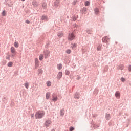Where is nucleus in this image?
Here are the masks:
<instances>
[{"label":"nucleus","mask_w":131,"mask_h":131,"mask_svg":"<svg viewBox=\"0 0 131 131\" xmlns=\"http://www.w3.org/2000/svg\"><path fill=\"white\" fill-rule=\"evenodd\" d=\"M76 79L77 80H79V79H80V77H79V76H77V78H76Z\"/></svg>","instance_id":"5fc2aeb1"},{"label":"nucleus","mask_w":131,"mask_h":131,"mask_svg":"<svg viewBox=\"0 0 131 131\" xmlns=\"http://www.w3.org/2000/svg\"><path fill=\"white\" fill-rule=\"evenodd\" d=\"M43 58H44L43 54H40L39 55V59L40 61H42Z\"/></svg>","instance_id":"a878e982"},{"label":"nucleus","mask_w":131,"mask_h":131,"mask_svg":"<svg viewBox=\"0 0 131 131\" xmlns=\"http://www.w3.org/2000/svg\"><path fill=\"white\" fill-rule=\"evenodd\" d=\"M98 93H99V90H98V89H95L94 90V91H93V94L94 95H95V96H97V95H98Z\"/></svg>","instance_id":"5701e85b"},{"label":"nucleus","mask_w":131,"mask_h":131,"mask_svg":"<svg viewBox=\"0 0 131 131\" xmlns=\"http://www.w3.org/2000/svg\"><path fill=\"white\" fill-rule=\"evenodd\" d=\"M34 116V114H32L31 115V117H33Z\"/></svg>","instance_id":"13d9d810"},{"label":"nucleus","mask_w":131,"mask_h":131,"mask_svg":"<svg viewBox=\"0 0 131 131\" xmlns=\"http://www.w3.org/2000/svg\"><path fill=\"white\" fill-rule=\"evenodd\" d=\"M98 116V115H93V117H97Z\"/></svg>","instance_id":"4d7b16f0"},{"label":"nucleus","mask_w":131,"mask_h":131,"mask_svg":"<svg viewBox=\"0 0 131 131\" xmlns=\"http://www.w3.org/2000/svg\"><path fill=\"white\" fill-rule=\"evenodd\" d=\"M68 39L69 41H72V40H74L75 39V35H74V33H70L68 35Z\"/></svg>","instance_id":"f03ea898"},{"label":"nucleus","mask_w":131,"mask_h":131,"mask_svg":"<svg viewBox=\"0 0 131 131\" xmlns=\"http://www.w3.org/2000/svg\"><path fill=\"white\" fill-rule=\"evenodd\" d=\"M11 52L12 54H16L17 51H16V49L14 47H12L11 48Z\"/></svg>","instance_id":"dca6fc26"},{"label":"nucleus","mask_w":131,"mask_h":131,"mask_svg":"<svg viewBox=\"0 0 131 131\" xmlns=\"http://www.w3.org/2000/svg\"><path fill=\"white\" fill-rule=\"evenodd\" d=\"M32 5L35 7L37 8L38 7V4L36 1H34L32 2Z\"/></svg>","instance_id":"4468645a"},{"label":"nucleus","mask_w":131,"mask_h":131,"mask_svg":"<svg viewBox=\"0 0 131 131\" xmlns=\"http://www.w3.org/2000/svg\"><path fill=\"white\" fill-rule=\"evenodd\" d=\"M21 2H25V0H21Z\"/></svg>","instance_id":"e2e57ef3"},{"label":"nucleus","mask_w":131,"mask_h":131,"mask_svg":"<svg viewBox=\"0 0 131 131\" xmlns=\"http://www.w3.org/2000/svg\"><path fill=\"white\" fill-rule=\"evenodd\" d=\"M55 1H58V2H61V0H55Z\"/></svg>","instance_id":"680f3d73"},{"label":"nucleus","mask_w":131,"mask_h":131,"mask_svg":"<svg viewBox=\"0 0 131 131\" xmlns=\"http://www.w3.org/2000/svg\"><path fill=\"white\" fill-rule=\"evenodd\" d=\"M2 15L3 17H5L6 16V10H3V12H2Z\"/></svg>","instance_id":"ea45409f"},{"label":"nucleus","mask_w":131,"mask_h":131,"mask_svg":"<svg viewBox=\"0 0 131 131\" xmlns=\"http://www.w3.org/2000/svg\"><path fill=\"white\" fill-rule=\"evenodd\" d=\"M123 65L120 64L118 67V69H120V70H123Z\"/></svg>","instance_id":"c85d7f7f"},{"label":"nucleus","mask_w":131,"mask_h":131,"mask_svg":"<svg viewBox=\"0 0 131 131\" xmlns=\"http://www.w3.org/2000/svg\"><path fill=\"white\" fill-rule=\"evenodd\" d=\"M46 84L47 85V86H51V85H52V83H51V81H48L46 82Z\"/></svg>","instance_id":"c9c22d12"},{"label":"nucleus","mask_w":131,"mask_h":131,"mask_svg":"<svg viewBox=\"0 0 131 131\" xmlns=\"http://www.w3.org/2000/svg\"><path fill=\"white\" fill-rule=\"evenodd\" d=\"M101 49H102V45H99L97 48V50L101 51Z\"/></svg>","instance_id":"7c9ffc66"},{"label":"nucleus","mask_w":131,"mask_h":131,"mask_svg":"<svg viewBox=\"0 0 131 131\" xmlns=\"http://www.w3.org/2000/svg\"><path fill=\"white\" fill-rule=\"evenodd\" d=\"M73 27L74 28H77V26L76 25H74Z\"/></svg>","instance_id":"864d4df0"},{"label":"nucleus","mask_w":131,"mask_h":131,"mask_svg":"<svg viewBox=\"0 0 131 131\" xmlns=\"http://www.w3.org/2000/svg\"><path fill=\"white\" fill-rule=\"evenodd\" d=\"M41 20L43 22H47L49 21V17H48V16L47 15L44 14L42 15Z\"/></svg>","instance_id":"20e7f679"},{"label":"nucleus","mask_w":131,"mask_h":131,"mask_svg":"<svg viewBox=\"0 0 131 131\" xmlns=\"http://www.w3.org/2000/svg\"><path fill=\"white\" fill-rule=\"evenodd\" d=\"M60 3H61V1H55L54 2V7H55V8H58V7H59V5H60Z\"/></svg>","instance_id":"f8f14e48"},{"label":"nucleus","mask_w":131,"mask_h":131,"mask_svg":"<svg viewBox=\"0 0 131 131\" xmlns=\"http://www.w3.org/2000/svg\"><path fill=\"white\" fill-rule=\"evenodd\" d=\"M121 80L122 82H124L125 81V78H123V77H122L121 78Z\"/></svg>","instance_id":"a18cd8bd"},{"label":"nucleus","mask_w":131,"mask_h":131,"mask_svg":"<svg viewBox=\"0 0 131 131\" xmlns=\"http://www.w3.org/2000/svg\"><path fill=\"white\" fill-rule=\"evenodd\" d=\"M52 101L54 102V103L55 102H57V101H58V96H52Z\"/></svg>","instance_id":"aec40b11"},{"label":"nucleus","mask_w":131,"mask_h":131,"mask_svg":"<svg viewBox=\"0 0 131 131\" xmlns=\"http://www.w3.org/2000/svg\"><path fill=\"white\" fill-rule=\"evenodd\" d=\"M43 40V38L41 37L39 38V41H40V42H41V41H42Z\"/></svg>","instance_id":"49530a36"},{"label":"nucleus","mask_w":131,"mask_h":131,"mask_svg":"<svg viewBox=\"0 0 131 131\" xmlns=\"http://www.w3.org/2000/svg\"><path fill=\"white\" fill-rule=\"evenodd\" d=\"M8 97H9V95L6 94L4 95L2 99V102L3 104H7V101L8 100Z\"/></svg>","instance_id":"39448f33"},{"label":"nucleus","mask_w":131,"mask_h":131,"mask_svg":"<svg viewBox=\"0 0 131 131\" xmlns=\"http://www.w3.org/2000/svg\"><path fill=\"white\" fill-rule=\"evenodd\" d=\"M50 45H51V43L48 41L45 45L46 49H49V47H50Z\"/></svg>","instance_id":"393cba45"},{"label":"nucleus","mask_w":131,"mask_h":131,"mask_svg":"<svg viewBox=\"0 0 131 131\" xmlns=\"http://www.w3.org/2000/svg\"><path fill=\"white\" fill-rule=\"evenodd\" d=\"M62 68V64L60 63L57 65V69H58V70H61Z\"/></svg>","instance_id":"cd10ccee"},{"label":"nucleus","mask_w":131,"mask_h":131,"mask_svg":"<svg viewBox=\"0 0 131 131\" xmlns=\"http://www.w3.org/2000/svg\"><path fill=\"white\" fill-rule=\"evenodd\" d=\"M46 99H50V94L47 93L46 94Z\"/></svg>","instance_id":"79ce46f5"},{"label":"nucleus","mask_w":131,"mask_h":131,"mask_svg":"<svg viewBox=\"0 0 131 131\" xmlns=\"http://www.w3.org/2000/svg\"><path fill=\"white\" fill-rule=\"evenodd\" d=\"M108 69H109V67L108 66H105L104 69V72H107V71H108Z\"/></svg>","instance_id":"72a5a7b5"},{"label":"nucleus","mask_w":131,"mask_h":131,"mask_svg":"<svg viewBox=\"0 0 131 131\" xmlns=\"http://www.w3.org/2000/svg\"><path fill=\"white\" fill-rule=\"evenodd\" d=\"M66 52L67 54H71V50L70 49H67L66 51Z\"/></svg>","instance_id":"58836bf2"},{"label":"nucleus","mask_w":131,"mask_h":131,"mask_svg":"<svg viewBox=\"0 0 131 131\" xmlns=\"http://www.w3.org/2000/svg\"><path fill=\"white\" fill-rule=\"evenodd\" d=\"M80 12L82 14H84V15H85L86 13H88V9H86V7H83L80 10Z\"/></svg>","instance_id":"423d86ee"},{"label":"nucleus","mask_w":131,"mask_h":131,"mask_svg":"<svg viewBox=\"0 0 131 131\" xmlns=\"http://www.w3.org/2000/svg\"><path fill=\"white\" fill-rule=\"evenodd\" d=\"M62 76H63V73L62 72H58L57 75V78L58 80H60L62 78Z\"/></svg>","instance_id":"6e6552de"},{"label":"nucleus","mask_w":131,"mask_h":131,"mask_svg":"<svg viewBox=\"0 0 131 131\" xmlns=\"http://www.w3.org/2000/svg\"><path fill=\"white\" fill-rule=\"evenodd\" d=\"M10 56H9L8 55V56H6V59L7 60H10Z\"/></svg>","instance_id":"3c124183"},{"label":"nucleus","mask_w":131,"mask_h":131,"mask_svg":"<svg viewBox=\"0 0 131 131\" xmlns=\"http://www.w3.org/2000/svg\"><path fill=\"white\" fill-rule=\"evenodd\" d=\"M7 66L8 67H12L13 66V62H11V61L9 62L7 64Z\"/></svg>","instance_id":"c756f323"},{"label":"nucleus","mask_w":131,"mask_h":131,"mask_svg":"<svg viewBox=\"0 0 131 131\" xmlns=\"http://www.w3.org/2000/svg\"><path fill=\"white\" fill-rule=\"evenodd\" d=\"M116 44H117V42H116Z\"/></svg>","instance_id":"774afa93"},{"label":"nucleus","mask_w":131,"mask_h":131,"mask_svg":"<svg viewBox=\"0 0 131 131\" xmlns=\"http://www.w3.org/2000/svg\"><path fill=\"white\" fill-rule=\"evenodd\" d=\"M42 7L43 9H47V8H48V5H47V3H43Z\"/></svg>","instance_id":"bb28decb"},{"label":"nucleus","mask_w":131,"mask_h":131,"mask_svg":"<svg viewBox=\"0 0 131 131\" xmlns=\"http://www.w3.org/2000/svg\"><path fill=\"white\" fill-rule=\"evenodd\" d=\"M86 32L88 33V34H93V29L90 28V29H87L86 30Z\"/></svg>","instance_id":"9d476101"},{"label":"nucleus","mask_w":131,"mask_h":131,"mask_svg":"<svg viewBox=\"0 0 131 131\" xmlns=\"http://www.w3.org/2000/svg\"><path fill=\"white\" fill-rule=\"evenodd\" d=\"M25 23H27V24H29L30 23V21L29 20H26Z\"/></svg>","instance_id":"09e8293b"},{"label":"nucleus","mask_w":131,"mask_h":131,"mask_svg":"<svg viewBox=\"0 0 131 131\" xmlns=\"http://www.w3.org/2000/svg\"><path fill=\"white\" fill-rule=\"evenodd\" d=\"M102 42H105V43H107V42H108V40H109V38L108 36H105L102 38Z\"/></svg>","instance_id":"1a4fd4ad"},{"label":"nucleus","mask_w":131,"mask_h":131,"mask_svg":"<svg viewBox=\"0 0 131 131\" xmlns=\"http://www.w3.org/2000/svg\"><path fill=\"white\" fill-rule=\"evenodd\" d=\"M94 12L95 13V15H98V14L100 13V10H99V8H98L97 7H96L94 9Z\"/></svg>","instance_id":"a211bd4d"},{"label":"nucleus","mask_w":131,"mask_h":131,"mask_svg":"<svg viewBox=\"0 0 131 131\" xmlns=\"http://www.w3.org/2000/svg\"><path fill=\"white\" fill-rule=\"evenodd\" d=\"M110 118H111V115H110V114L106 113L105 114V119L106 120H110Z\"/></svg>","instance_id":"2eb2a0df"},{"label":"nucleus","mask_w":131,"mask_h":131,"mask_svg":"<svg viewBox=\"0 0 131 131\" xmlns=\"http://www.w3.org/2000/svg\"><path fill=\"white\" fill-rule=\"evenodd\" d=\"M9 57H11V58H14L15 56H16V53H12V54L9 55Z\"/></svg>","instance_id":"37998d69"},{"label":"nucleus","mask_w":131,"mask_h":131,"mask_svg":"<svg viewBox=\"0 0 131 131\" xmlns=\"http://www.w3.org/2000/svg\"><path fill=\"white\" fill-rule=\"evenodd\" d=\"M70 74V71L68 70H66V75H69Z\"/></svg>","instance_id":"a19ab883"},{"label":"nucleus","mask_w":131,"mask_h":131,"mask_svg":"<svg viewBox=\"0 0 131 131\" xmlns=\"http://www.w3.org/2000/svg\"><path fill=\"white\" fill-rule=\"evenodd\" d=\"M93 127H94V128H98V127H99V126L98 125L94 124Z\"/></svg>","instance_id":"de8ad7c7"},{"label":"nucleus","mask_w":131,"mask_h":131,"mask_svg":"<svg viewBox=\"0 0 131 131\" xmlns=\"http://www.w3.org/2000/svg\"><path fill=\"white\" fill-rule=\"evenodd\" d=\"M128 70L131 72V66H129L128 67Z\"/></svg>","instance_id":"603ef678"},{"label":"nucleus","mask_w":131,"mask_h":131,"mask_svg":"<svg viewBox=\"0 0 131 131\" xmlns=\"http://www.w3.org/2000/svg\"><path fill=\"white\" fill-rule=\"evenodd\" d=\"M7 61L5 60L4 62H3L4 65H6Z\"/></svg>","instance_id":"6e6d98bb"},{"label":"nucleus","mask_w":131,"mask_h":131,"mask_svg":"<svg viewBox=\"0 0 131 131\" xmlns=\"http://www.w3.org/2000/svg\"><path fill=\"white\" fill-rule=\"evenodd\" d=\"M128 121H129V119H128Z\"/></svg>","instance_id":"69168bd1"},{"label":"nucleus","mask_w":131,"mask_h":131,"mask_svg":"<svg viewBox=\"0 0 131 131\" xmlns=\"http://www.w3.org/2000/svg\"><path fill=\"white\" fill-rule=\"evenodd\" d=\"M51 123H52V121H51L50 120H46L44 124L45 126L47 128L50 126V124H51Z\"/></svg>","instance_id":"0eeeda50"},{"label":"nucleus","mask_w":131,"mask_h":131,"mask_svg":"<svg viewBox=\"0 0 131 131\" xmlns=\"http://www.w3.org/2000/svg\"><path fill=\"white\" fill-rule=\"evenodd\" d=\"M51 131H55V129H52L51 130Z\"/></svg>","instance_id":"052dcab7"},{"label":"nucleus","mask_w":131,"mask_h":131,"mask_svg":"<svg viewBox=\"0 0 131 131\" xmlns=\"http://www.w3.org/2000/svg\"><path fill=\"white\" fill-rule=\"evenodd\" d=\"M88 52V50L85 49H82V54H85V53H86Z\"/></svg>","instance_id":"f704fd0d"},{"label":"nucleus","mask_w":131,"mask_h":131,"mask_svg":"<svg viewBox=\"0 0 131 131\" xmlns=\"http://www.w3.org/2000/svg\"><path fill=\"white\" fill-rule=\"evenodd\" d=\"M25 87L27 89H28L29 88V83L28 82H26L25 83Z\"/></svg>","instance_id":"e433bc0d"},{"label":"nucleus","mask_w":131,"mask_h":131,"mask_svg":"<svg viewBox=\"0 0 131 131\" xmlns=\"http://www.w3.org/2000/svg\"><path fill=\"white\" fill-rule=\"evenodd\" d=\"M108 125L110 126H111V125H114V122H113L112 121H111L108 123Z\"/></svg>","instance_id":"4c0bfd02"},{"label":"nucleus","mask_w":131,"mask_h":131,"mask_svg":"<svg viewBox=\"0 0 131 131\" xmlns=\"http://www.w3.org/2000/svg\"><path fill=\"white\" fill-rule=\"evenodd\" d=\"M80 97H79V94H78V93L76 92L75 94V96H74V98L76 100H78V99H79Z\"/></svg>","instance_id":"412c9836"},{"label":"nucleus","mask_w":131,"mask_h":131,"mask_svg":"<svg viewBox=\"0 0 131 131\" xmlns=\"http://www.w3.org/2000/svg\"><path fill=\"white\" fill-rule=\"evenodd\" d=\"M39 66V61L38 60V59L35 58V67H38Z\"/></svg>","instance_id":"ddd939ff"},{"label":"nucleus","mask_w":131,"mask_h":131,"mask_svg":"<svg viewBox=\"0 0 131 131\" xmlns=\"http://www.w3.org/2000/svg\"><path fill=\"white\" fill-rule=\"evenodd\" d=\"M90 2L89 1H86L85 2V7H89L90 6Z\"/></svg>","instance_id":"2f4dec72"},{"label":"nucleus","mask_w":131,"mask_h":131,"mask_svg":"<svg viewBox=\"0 0 131 131\" xmlns=\"http://www.w3.org/2000/svg\"><path fill=\"white\" fill-rule=\"evenodd\" d=\"M46 115V112L43 111L39 110L36 112L35 116L36 119H41Z\"/></svg>","instance_id":"f257e3e1"},{"label":"nucleus","mask_w":131,"mask_h":131,"mask_svg":"<svg viewBox=\"0 0 131 131\" xmlns=\"http://www.w3.org/2000/svg\"><path fill=\"white\" fill-rule=\"evenodd\" d=\"M94 123H94V122H92V124H94Z\"/></svg>","instance_id":"0e129e2a"},{"label":"nucleus","mask_w":131,"mask_h":131,"mask_svg":"<svg viewBox=\"0 0 131 131\" xmlns=\"http://www.w3.org/2000/svg\"><path fill=\"white\" fill-rule=\"evenodd\" d=\"M77 44L75 43H71V48L73 50L74 48H77Z\"/></svg>","instance_id":"f3484780"},{"label":"nucleus","mask_w":131,"mask_h":131,"mask_svg":"<svg viewBox=\"0 0 131 131\" xmlns=\"http://www.w3.org/2000/svg\"><path fill=\"white\" fill-rule=\"evenodd\" d=\"M57 36H58V37L61 38V37H62L63 36V32H58L57 34Z\"/></svg>","instance_id":"b1692460"},{"label":"nucleus","mask_w":131,"mask_h":131,"mask_svg":"<svg viewBox=\"0 0 131 131\" xmlns=\"http://www.w3.org/2000/svg\"><path fill=\"white\" fill-rule=\"evenodd\" d=\"M76 3H77V1H74L73 2V5L74 6H75V5H76Z\"/></svg>","instance_id":"8fccbe9b"},{"label":"nucleus","mask_w":131,"mask_h":131,"mask_svg":"<svg viewBox=\"0 0 131 131\" xmlns=\"http://www.w3.org/2000/svg\"><path fill=\"white\" fill-rule=\"evenodd\" d=\"M78 18V15H74L72 17V21H76Z\"/></svg>","instance_id":"4be33fe9"},{"label":"nucleus","mask_w":131,"mask_h":131,"mask_svg":"<svg viewBox=\"0 0 131 131\" xmlns=\"http://www.w3.org/2000/svg\"><path fill=\"white\" fill-rule=\"evenodd\" d=\"M39 73L42 74V71H40L39 72Z\"/></svg>","instance_id":"bf43d9fd"},{"label":"nucleus","mask_w":131,"mask_h":131,"mask_svg":"<svg viewBox=\"0 0 131 131\" xmlns=\"http://www.w3.org/2000/svg\"><path fill=\"white\" fill-rule=\"evenodd\" d=\"M65 115V110H64V108H62L61 110H60V116H64V115Z\"/></svg>","instance_id":"6ab92c4d"},{"label":"nucleus","mask_w":131,"mask_h":131,"mask_svg":"<svg viewBox=\"0 0 131 131\" xmlns=\"http://www.w3.org/2000/svg\"><path fill=\"white\" fill-rule=\"evenodd\" d=\"M45 59H48L50 57V50H46L43 52Z\"/></svg>","instance_id":"7ed1b4c3"},{"label":"nucleus","mask_w":131,"mask_h":131,"mask_svg":"<svg viewBox=\"0 0 131 131\" xmlns=\"http://www.w3.org/2000/svg\"><path fill=\"white\" fill-rule=\"evenodd\" d=\"M15 48H19V43L18 42H15L14 43Z\"/></svg>","instance_id":"473e14b6"},{"label":"nucleus","mask_w":131,"mask_h":131,"mask_svg":"<svg viewBox=\"0 0 131 131\" xmlns=\"http://www.w3.org/2000/svg\"><path fill=\"white\" fill-rule=\"evenodd\" d=\"M127 126H128V124L127 125Z\"/></svg>","instance_id":"338daca9"},{"label":"nucleus","mask_w":131,"mask_h":131,"mask_svg":"<svg viewBox=\"0 0 131 131\" xmlns=\"http://www.w3.org/2000/svg\"><path fill=\"white\" fill-rule=\"evenodd\" d=\"M115 96L117 99H120V92L119 91H116Z\"/></svg>","instance_id":"9b49d317"},{"label":"nucleus","mask_w":131,"mask_h":131,"mask_svg":"<svg viewBox=\"0 0 131 131\" xmlns=\"http://www.w3.org/2000/svg\"><path fill=\"white\" fill-rule=\"evenodd\" d=\"M69 130L70 131H73V130H74V127H73V126L70 127Z\"/></svg>","instance_id":"c03bdc74"}]
</instances>
